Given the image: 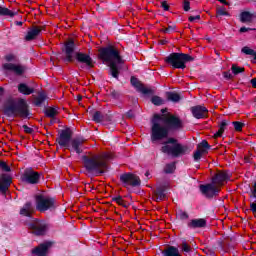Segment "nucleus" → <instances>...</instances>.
Listing matches in <instances>:
<instances>
[{
    "label": "nucleus",
    "instance_id": "nucleus-1",
    "mask_svg": "<svg viewBox=\"0 0 256 256\" xmlns=\"http://www.w3.org/2000/svg\"><path fill=\"white\" fill-rule=\"evenodd\" d=\"M183 127H185L183 119L175 114H154L151 119V141L152 143H157V141L166 139L161 143L160 151L163 155L172 157V159H179V157L189 155L191 153L189 146L181 144L176 138L169 137V133L181 131Z\"/></svg>",
    "mask_w": 256,
    "mask_h": 256
},
{
    "label": "nucleus",
    "instance_id": "nucleus-2",
    "mask_svg": "<svg viewBox=\"0 0 256 256\" xmlns=\"http://www.w3.org/2000/svg\"><path fill=\"white\" fill-rule=\"evenodd\" d=\"M98 53V59L103 63H108V75L119 81V75H121L123 65H125V60L121 56L119 49L113 45H108L100 48Z\"/></svg>",
    "mask_w": 256,
    "mask_h": 256
},
{
    "label": "nucleus",
    "instance_id": "nucleus-3",
    "mask_svg": "<svg viewBox=\"0 0 256 256\" xmlns=\"http://www.w3.org/2000/svg\"><path fill=\"white\" fill-rule=\"evenodd\" d=\"M75 49H77V45L73 39H69L63 44L61 48L64 55L62 58L63 62L73 63L76 61L80 69H93V67H95V62L93 61L91 55L85 52H75Z\"/></svg>",
    "mask_w": 256,
    "mask_h": 256
},
{
    "label": "nucleus",
    "instance_id": "nucleus-4",
    "mask_svg": "<svg viewBox=\"0 0 256 256\" xmlns=\"http://www.w3.org/2000/svg\"><path fill=\"white\" fill-rule=\"evenodd\" d=\"M2 113L9 118L31 119L33 117L31 106H29L25 98H18L17 100L14 98L6 99L2 106Z\"/></svg>",
    "mask_w": 256,
    "mask_h": 256
},
{
    "label": "nucleus",
    "instance_id": "nucleus-5",
    "mask_svg": "<svg viewBox=\"0 0 256 256\" xmlns=\"http://www.w3.org/2000/svg\"><path fill=\"white\" fill-rule=\"evenodd\" d=\"M107 154L104 156L101 155H92L82 156V163L85 171L94 177H99L105 175L109 171V164L107 163Z\"/></svg>",
    "mask_w": 256,
    "mask_h": 256
},
{
    "label": "nucleus",
    "instance_id": "nucleus-6",
    "mask_svg": "<svg viewBox=\"0 0 256 256\" xmlns=\"http://www.w3.org/2000/svg\"><path fill=\"white\" fill-rule=\"evenodd\" d=\"M73 137V131L71 128H65L59 131V137L56 138V143L60 145V147H65L70 153H77V155H81L83 153V143L87 141L83 136L81 137Z\"/></svg>",
    "mask_w": 256,
    "mask_h": 256
},
{
    "label": "nucleus",
    "instance_id": "nucleus-7",
    "mask_svg": "<svg viewBox=\"0 0 256 256\" xmlns=\"http://www.w3.org/2000/svg\"><path fill=\"white\" fill-rule=\"evenodd\" d=\"M231 176L227 172L217 173L212 177L211 183L201 184L199 186L200 193L206 197V199H213L215 197H219V193H221V188L223 187V183L225 181H229Z\"/></svg>",
    "mask_w": 256,
    "mask_h": 256
},
{
    "label": "nucleus",
    "instance_id": "nucleus-8",
    "mask_svg": "<svg viewBox=\"0 0 256 256\" xmlns=\"http://www.w3.org/2000/svg\"><path fill=\"white\" fill-rule=\"evenodd\" d=\"M195 61V58L189 54L173 52L164 58V62L170 65L172 69H187V63Z\"/></svg>",
    "mask_w": 256,
    "mask_h": 256
},
{
    "label": "nucleus",
    "instance_id": "nucleus-9",
    "mask_svg": "<svg viewBox=\"0 0 256 256\" xmlns=\"http://www.w3.org/2000/svg\"><path fill=\"white\" fill-rule=\"evenodd\" d=\"M4 59L7 63L2 64L3 71H11L17 77H23L27 72V66L13 63V61H17L15 54H7Z\"/></svg>",
    "mask_w": 256,
    "mask_h": 256
},
{
    "label": "nucleus",
    "instance_id": "nucleus-10",
    "mask_svg": "<svg viewBox=\"0 0 256 256\" xmlns=\"http://www.w3.org/2000/svg\"><path fill=\"white\" fill-rule=\"evenodd\" d=\"M34 199L36 209L37 211H40V213H45V211H54V209H57V200L54 197L36 194Z\"/></svg>",
    "mask_w": 256,
    "mask_h": 256
},
{
    "label": "nucleus",
    "instance_id": "nucleus-11",
    "mask_svg": "<svg viewBox=\"0 0 256 256\" xmlns=\"http://www.w3.org/2000/svg\"><path fill=\"white\" fill-rule=\"evenodd\" d=\"M20 179L22 183H26V185H39L41 181V173L33 170V168H26Z\"/></svg>",
    "mask_w": 256,
    "mask_h": 256
},
{
    "label": "nucleus",
    "instance_id": "nucleus-12",
    "mask_svg": "<svg viewBox=\"0 0 256 256\" xmlns=\"http://www.w3.org/2000/svg\"><path fill=\"white\" fill-rule=\"evenodd\" d=\"M120 183L126 189L129 187H141V178L139 176L128 172L120 175Z\"/></svg>",
    "mask_w": 256,
    "mask_h": 256
},
{
    "label": "nucleus",
    "instance_id": "nucleus-13",
    "mask_svg": "<svg viewBox=\"0 0 256 256\" xmlns=\"http://www.w3.org/2000/svg\"><path fill=\"white\" fill-rule=\"evenodd\" d=\"M29 229L32 233L37 236L45 235L49 226L44 221L36 220L28 224Z\"/></svg>",
    "mask_w": 256,
    "mask_h": 256
},
{
    "label": "nucleus",
    "instance_id": "nucleus-14",
    "mask_svg": "<svg viewBox=\"0 0 256 256\" xmlns=\"http://www.w3.org/2000/svg\"><path fill=\"white\" fill-rule=\"evenodd\" d=\"M130 83L132 87H135L136 91H138V93H142V95H155V90L145 87V85L142 84V82L135 76L130 78Z\"/></svg>",
    "mask_w": 256,
    "mask_h": 256
},
{
    "label": "nucleus",
    "instance_id": "nucleus-15",
    "mask_svg": "<svg viewBox=\"0 0 256 256\" xmlns=\"http://www.w3.org/2000/svg\"><path fill=\"white\" fill-rule=\"evenodd\" d=\"M211 149V145L207 140H202L199 144H197L196 151L193 154L194 161H199L203 155H207L209 150Z\"/></svg>",
    "mask_w": 256,
    "mask_h": 256
},
{
    "label": "nucleus",
    "instance_id": "nucleus-16",
    "mask_svg": "<svg viewBox=\"0 0 256 256\" xmlns=\"http://www.w3.org/2000/svg\"><path fill=\"white\" fill-rule=\"evenodd\" d=\"M152 193L153 200L156 201V203H160V201L167 199V186L159 184L156 186V189H154Z\"/></svg>",
    "mask_w": 256,
    "mask_h": 256
},
{
    "label": "nucleus",
    "instance_id": "nucleus-17",
    "mask_svg": "<svg viewBox=\"0 0 256 256\" xmlns=\"http://www.w3.org/2000/svg\"><path fill=\"white\" fill-rule=\"evenodd\" d=\"M190 111L194 119H205L207 115H209V110L207 109V107L202 105L192 106L190 108Z\"/></svg>",
    "mask_w": 256,
    "mask_h": 256
},
{
    "label": "nucleus",
    "instance_id": "nucleus-18",
    "mask_svg": "<svg viewBox=\"0 0 256 256\" xmlns=\"http://www.w3.org/2000/svg\"><path fill=\"white\" fill-rule=\"evenodd\" d=\"M52 245H53V242L41 243L37 247L32 249L31 253L32 255H37V256H47V253H49V249H51Z\"/></svg>",
    "mask_w": 256,
    "mask_h": 256
},
{
    "label": "nucleus",
    "instance_id": "nucleus-19",
    "mask_svg": "<svg viewBox=\"0 0 256 256\" xmlns=\"http://www.w3.org/2000/svg\"><path fill=\"white\" fill-rule=\"evenodd\" d=\"M45 27L43 26H33L25 35V41H35L41 35V31H43Z\"/></svg>",
    "mask_w": 256,
    "mask_h": 256
},
{
    "label": "nucleus",
    "instance_id": "nucleus-20",
    "mask_svg": "<svg viewBox=\"0 0 256 256\" xmlns=\"http://www.w3.org/2000/svg\"><path fill=\"white\" fill-rule=\"evenodd\" d=\"M35 213V207L33 206V202L28 201L26 202L21 208L19 214L21 217H28L31 219L33 214Z\"/></svg>",
    "mask_w": 256,
    "mask_h": 256
},
{
    "label": "nucleus",
    "instance_id": "nucleus-21",
    "mask_svg": "<svg viewBox=\"0 0 256 256\" xmlns=\"http://www.w3.org/2000/svg\"><path fill=\"white\" fill-rule=\"evenodd\" d=\"M188 229H203L207 227V220L205 218L192 219L187 223Z\"/></svg>",
    "mask_w": 256,
    "mask_h": 256
},
{
    "label": "nucleus",
    "instance_id": "nucleus-22",
    "mask_svg": "<svg viewBox=\"0 0 256 256\" xmlns=\"http://www.w3.org/2000/svg\"><path fill=\"white\" fill-rule=\"evenodd\" d=\"M11 183H12V179L11 176H7L5 174H3L0 177V193H7V191L9 190V187H11Z\"/></svg>",
    "mask_w": 256,
    "mask_h": 256
},
{
    "label": "nucleus",
    "instance_id": "nucleus-23",
    "mask_svg": "<svg viewBox=\"0 0 256 256\" xmlns=\"http://www.w3.org/2000/svg\"><path fill=\"white\" fill-rule=\"evenodd\" d=\"M18 88V93H21V95H33L35 93V88L29 87L26 83H20L17 86Z\"/></svg>",
    "mask_w": 256,
    "mask_h": 256
},
{
    "label": "nucleus",
    "instance_id": "nucleus-24",
    "mask_svg": "<svg viewBox=\"0 0 256 256\" xmlns=\"http://www.w3.org/2000/svg\"><path fill=\"white\" fill-rule=\"evenodd\" d=\"M47 101V94L45 92H39L38 96L34 98L33 105L35 107H42Z\"/></svg>",
    "mask_w": 256,
    "mask_h": 256
},
{
    "label": "nucleus",
    "instance_id": "nucleus-25",
    "mask_svg": "<svg viewBox=\"0 0 256 256\" xmlns=\"http://www.w3.org/2000/svg\"><path fill=\"white\" fill-rule=\"evenodd\" d=\"M255 15L249 11H243L240 13V22L241 23H253V18Z\"/></svg>",
    "mask_w": 256,
    "mask_h": 256
},
{
    "label": "nucleus",
    "instance_id": "nucleus-26",
    "mask_svg": "<svg viewBox=\"0 0 256 256\" xmlns=\"http://www.w3.org/2000/svg\"><path fill=\"white\" fill-rule=\"evenodd\" d=\"M229 125V121L222 120L219 124V130L214 134V139H218V137H223V133H225V127Z\"/></svg>",
    "mask_w": 256,
    "mask_h": 256
},
{
    "label": "nucleus",
    "instance_id": "nucleus-27",
    "mask_svg": "<svg viewBox=\"0 0 256 256\" xmlns=\"http://www.w3.org/2000/svg\"><path fill=\"white\" fill-rule=\"evenodd\" d=\"M108 95L109 97H111V99H114L115 101H119V99L123 97V93L121 92V90H116L115 88H110L108 91Z\"/></svg>",
    "mask_w": 256,
    "mask_h": 256
},
{
    "label": "nucleus",
    "instance_id": "nucleus-28",
    "mask_svg": "<svg viewBox=\"0 0 256 256\" xmlns=\"http://www.w3.org/2000/svg\"><path fill=\"white\" fill-rule=\"evenodd\" d=\"M166 97L172 103H179L181 101V94L177 92H166Z\"/></svg>",
    "mask_w": 256,
    "mask_h": 256
},
{
    "label": "nucleus",
    "instance_id": "nucleus-29",
    "mask_svg": "<svg viewBox=\"0 0 256 256\" xmlns=\"http://www.w3.org/2000/svg\"><path fill=\"white\" fill-rule=\"evenodd\" d=\"M212 247L216 250V251H227V249L225 248V243L223 238H219L213 245Z\"/></svg>",
    "mask_w": 256,
    "mask_h": 256
},
{
    "label": "nucleus",
    "instance_id": "nucleus-30",
    "mask_svg": "<svg viewBox=\"0 0 256 256\" xmlns=\"http://www.w3.org/2000/svg\"><path fill=\"white\" fill-rule=\"evenodd\" d=\"M175 169H177L176 162L168 163V164H166V166L164 168V173H166V175H171V174L175 173Z\"/></svg>",
    "mask_w": 256,
    "mask_h": 256
},
{
    "label": "nucleus",
    "instance_id": "nucleus-31",
    "mask_svg": "<svg viewBox=\"0 0 256 256\" xmlns=\"http://www.w3.org/2000/svg\"><path fill=\"white\" fill-rule=\"evenodd\" d=\"M46 117H49L50 119H55L56 115H59V111H57V108L55 107H49L44 111Z\"/></svg>",
    "mask_w": 256,
    "mask_h": 256
},
{
    "label": "nucleus",
    "instance_id": "nucleus-32",
    "mask_svg": "<svg viewBox=\"0 0 256 256\" xmlns=\"http://www.w3.org/2000/svg\"><path fill=\"white\" fill-rule=\"evenodd\" d=\"M112 201L117 203V205H120L121 207H124V209H127L129 207V203L123 199L122 196H116L112 198Z\"/></svg>",
    "mask_w": 256,
    "mask_h": 256
},
{
    "label": "nucleus",
    "instance_id": "nucleus-33",
    "mask_svg": "<svg viewBox=\"0 0 256 256\" xmlns=\"http://www.w3.org/2000/svg\"><path fill=\"white\" fill-rule=\"evenodd\" d=\"M103 119H105V117L103 116L101 111H95L92 114V121H94L95 123H102Z\"/></svg>",
    "mask_w": 256,
    "mask_h": 256
},
{
    "label": "nucleus",
    "instance_id": "nucleus-34",
    "mask_svg": "<svg viewBox=\"0 0 256 256\" xmlns=\"http://www.w3.org/2000/svg\"><path fill=\"white\" fill-rule=\"evenodd\" d=\"M17 12H13L9 10V8H3L0 6V16H8V17H15Z\"/></svg>",
    "mask_w": 256,
    "mask_h": 256
},
{
    "label": "nucleus",
    "instance_id": "nucleus-35",
    "mask_svg": "<svg viewBox=\"0 0 256 256\" xmlns=\"http://www.w3.org/2000/svg\"><path fill=\"white\" fill-rule=\"evenodd\" d=\"M216 15L217 17H231V14H229L227 9L223 6L216 9Z\"/></svg>",
    "mask_w": 256,
    "mask_h": 256
},
{
    "label": "nucleus",
    "instance_id": "nucleus-36",
    "mask_svg": "<svg viewBox=\"0 0 256 256\" xmlns=\"http://www.w3.org/2000/svg\"><path fill=\"white\" fill-rule=\"evenodd\" d=\"M151 103L154 104L156 107H161V105L165 104V100L159 96H152Z\"/></svg>",
    "mask_w": 256,
    "mask_h": 256
},
{
    "label": "nucleus",
    "instance_id": "nucleus-37",
    "mask_svg": "<svg viewBox=\"0 0 256 256\" xmlns=\"http://www.w3.org/2000/svg\"><path fill=\"white\" fill-rule=\"evenodd\" d=\"M242 53H244L245 55H251L254 58V61H256V52L255 50L249 48L248 46H244L241 49Z\"/></svg>",
    "mask_w": 256,
    "mask_h": 256
},
{
    "label": "nucleus",
    "instance_id": "nucleus-38",
    "mask_svg": "<svg viewBox=\"0 0 256 256\" xmlns=\"http://www.w3.org/2000/svg\"><path fill=\"white\" fill-rule=\"evenodd\" d=\"M231 71H232L233 75H239L240 73H245V68L239 67V66H237V64H232Z\"/></svg>",
    "mask_w": 256,
    "mask_h": 256
},
{
    "label": "nucleus",
    "instance_id": "nucleus-39",
    "mask_svg": "<svg viewBox=\"0 0 256 256\" xmlns=\"http://www.w3.org/2000/svg\"><path fill=\"white\" fill-rule=\"evenodd\" d=\"M232 125H233L235 131H238V132L243 131V127H245V123H242L239 121L232 122Z\"/></svg>",
    "mask_w": 256,
    "mask_h": 256
},
{
    "label": "nucleus",
    "instance_id": "nucleus-40",
    "mask_svg": "<svg viewBox=\"0 0 256 256\" xmlns=\"http://www.w3.org/2000/svg\"><path fill=\"white\" fill-rule=\"evenodd\" d=\"M175 29H177V25H175V24L168 25L167 28L161 29V33H173V31H175Z\"/></svg>",
    "mask_w": 256,
    "mask_h": 256
},
{
    "label": "nucleus",
    "instance_id": "nucleus-41",
    "mask_svg": "<svg viewBox=\"0 0 256 256\" xmlns=\"http://www.w3.org/2000/svg\"><path fill=\"white\" fill-rule=\"evenodd\" d=\"M181 249H182L183 253H185V254L191 253V251H192L191 246H189V244H187V242H185V241L182 242Z\"/></svg>",
    "mask_w": 256,
    "mask_h": 256
},
{
    "label": "nucleus",
    "instance_id": "nucleus-42",
    "mask_svg": "<svg viewBox=\"0 0 256 256\" xmlns=\"http://www.w3.org/2000/svg\"><path fill=\"white\" fill-rule=\"evenodd\" d=\"M182 8L185 12L191 11V2L189 0H184L182 4Z\"/></svg>",
    "mask_w": 256,
    "mask_h": 256
},
{
    "label": "nucleus",
    "instance_id": "nucleus-43",
    "mask_svg": "<svg viewBox=\"0 0 256 256\" xmlns=\"http://www.w3.org/2000/svg\"><path fill=\"white\" fill-rule=\"evenodd\" d=\"M0 168L3 169L6 173H10L11 171V167H9V165H7V163L4 161L0 162Z\"/></svg>",
    "mask_w": 256,
    "mask_h": 256
},
{
    "label": "nucleus",
    "instance_id": "nucleus-44",
    "mask_svg": "<svg viewBox=\"0 0 256 256\" xmlns=\"http://www.w3.org/2000/svg\"><path fill=\"white\" fill-rule=\"evenodd\" d=\"M178 216L181 221H185V219H189V214L187 212H183V210H179Z\"/></svg>",
    "mask_w": 256,
    "mask_h": 256
},
{
    "label": "nucleus",
    "instance_id": "nucleus-45",
    "mask_svg": "<svg viewBox=\"0 0 256 256\" xmlns=\"http://www.w3.org/2000/svg\"><path fill=\"white\" fill-rule=\"evenodd\" d=\"M22 127L24 129V133H27L28 135H33V128L27 126L26 124H24Z\"/></svg>",
    "mask_w": 256,
    "mask_h": 256
},
{
    "label": "nucleus",
    "instance_id": "nucleus-46",
    "mask_svg": "<svg viewBox=\"0 0 256 256\" xmlns=\"http://www.w3.org/2000/svg\"><path fill=\"white\" fill-rule=\"evenodd\" d=\"M215 251H217L213 246H210L206 249L207 255L215 256Z\"/></svg>",
    "mask_w": 256,
    "mask_h": 256
},
{
    "label": "nucleus",
    "instance_id": "nucleus-47",
    "mask_svg": "<svg viewBox=\"0 0 256 256\" xmlns=\"http://www.w3.org/2000/svg\"><path fill=\"white\" fill-rule=\"evenodd\" d=\"M223 77H224V79H227V81H229V80L233 79V74L229 71H225V72H223Z\"/></svg>",
    "mask_w": 256,
    "mask_h": 256
},
{
    "label": "nucleus",
    "instance_id": "nucleus-48",
    "mask_svg": "<svg viewBox=\"0 0 256 256\" xmlns=\"http://www.w3.org/2000/svg\"><path fill=\"white\" fill-rule=\"evenodd\" d=\"M201 19V15H196V16H189L188 17V21H190V23H193L194 21H199Z\"/></svg>",
    "mask_w": 256,
    "mask_h": 256
},
{
    "label": "nucleus",
    "instance_id": "nucleus-49",
    "mask_svg": "<svg viewBox=\"0 0 256 256\" xmlns=\"http://www.w3.org/2000/svg\"><path fill=\"white\" fill-rule=\"evenodd\" d=\"M247 31H256V29L255 28H247L245 26H243L239 29V33H247Z\"/></svg>",
    "mask_w": 256,
    "mask_h": 256
},
{
    "label": "nucleus",
    "instance_id": "nucleus-50",
    "mask_svg": "<svg viewBox=\"0 0 256 256\" xmlns=\"http://www.w3.org/2000/svg\"><path fill=\"white\" fill-rule=\"evenodd\" d=\"M161 8L164 9V11H169L170 6H169V4L167 3V1H162V2H161Z\"/></svg>",
    "mask_w": 256,
    "mask_h": 256
},
{
    "label": "nucleus",
    "instance_id": "nucleus-51",
    "mask_svg": "<svg viewBox=\"0 0 256 256\" xmlns=\"http://www.w3.org/2000/svg\"><path fill=\"white\" fill-rule=\"evenodd\" d=\"M126 117L128 119H135V113H133V110H129L128 112H126Z\"/></svg>",
    "mask_w": 256,
    "mask_h": 256
},
{
    "label": "nucleus",
    "instance_id": "nucleus-52",
    "mask_svg": "<svg viewBox=\"0 0 256 256\" xmlns=\"http://www.w3.org/2000/svg\"><path fill=\"white\" fill-rule=\"evenodd\" d=\"M5 97V88L0 86V101Z\"/></svg>",
    "mask_w": 256,
    "mask_h": 256
},
{
    "label": "nucleus",
    "instance_id": "nucleus-53",
    "mask_svg": "<svg viewBox=\"0 0 256 256\" xmlns=\"http://www.w3.org/2000/svg\"><path fill=\"white\" fill-rule=\"evenodd\" d=\"M250 211H252V213H256V202H252L250 204Z\"/></svg>",
    "mask_w": 256,
    "mask_h": 256
},
{
    "label": "nucleus",
    "instance_id": "nucleus-54",
    "mask_svg": "<svg viewBox=\"0 0 256 256\" xmlns=\"http://www.w3.org/2000/svg\"><path fill=\"white\" fill-rule=\"evenodd\" d=\"M252 196L254 197V199H256V182L253 185V189L251 190Z\"/></svg>",
    "mask_w": 256,
    "mask_h": 256
},
{
    "label": "nucleus",
    "instance_id": "nucleus-55",
    "mask_svg": "<svg viewBox=\"0 0 256 256\" xmlns=\"http://www.w3.org/2000/svg\"><path fill=\"white\" fill-rule=\"evenodd\" d=\"M250 83H251L253 89H256V78H252V79L250 80Z\"/></svg>",
    "mask_w": 256,
    "mask_h": 256
},
{
    "label": "nucleus",
    "instance_id": "nucleus-56",
    "mask_svg": "<svg viewBox=\"0 0 256 256\" xmlns=\"http://www.w3.org/2000/svg\"><path fill=\"white\" fill-rule=\"evenodd\" d=\"M219 3H222L223 5H229V2L227 0H218Z\"/></svg>",
    "mask_w": 256,
    "mask_h": 256
},
{
    "label": "nucleus",
    "instance_id": "nucleus-57",
    "mask_svg": "<svg viewBox=\"0 0 256 256\" xmlns=\"http://www.w3.org/2000/svg\"><path fill=\"white\" fill-rule=\"evenodd\" d=\"M168 41L167 40H160V45H167Z\"/></svg>",
    "mask_w": 256,
    "mask_h": 256
},
{
    "label": "nucleus",
    "instance_id": "nucleus-58",
    "mask_svg": "<svg viewBox=\"0 0 256 256\" xmlns=\"http://www.w3.org/2000/svg\"><path fill=\"white\" fill-rule=\"evenodd\" d=\"M161 113H162L163 115H165V113H167V108H162V109H161Z\"/></svg>",
    "mask_w": 256,
    "mask_h": 256
},
{
    "label": "nucleus",
    "instance_id": "nucleus-59",
    "mask_svg": "<svg viewBox=\"0 0 256 256\" xmlns=\"http://www.w3.org/2000/svg\"><path fill=\"white\" fill-rule=\"evenodd\" d=\"M233 101H234L236 104H239V103H240L241 105H243V102H239V100H237L236 98H234Z\"/></svg>",
    "mask_w": 256,
    "mask_h": 256
},
{
    "label": "nucleus",
    "instance_id": "nucleus-60",
    "mask_svg": "<svg viewBox=\"0 0 256 256\" xmlns=\"http://www.w3.org/2000/svg\"><path fill=\"white\" fill-rule=\"evenodd\" d=\"M82 99H83V96H81V95H78V96H77V100H78V101H82Z\"/></svg>",
    "mask_w": 256,
    "mask_h": 256
},
{
    "label": "nucleus",
    "instance_id": "nucleus-61",
    "mask_svg": "<svg viewBox=\"0 0 256 256\" xmlns=\"http://www.w3.org/2000/svg\"><path fill=\"white\" fill-rule=\"evenodd\" d=\"M149 175H151V173H149V171H147V172L145 173V177H149Z\"/></svg>",
    "mask_w": 256,
    "mask_h": 256
},
{
    "label": "nucleus",
    "instance_id": "nucleus-62",
    "mask_svg": "<svg viewBox=\"0 0 256 256\" xmlns=\"http://www.w3.org/2000/svg\"><path fill=\"white\" fill-rule=\"evenodd\" d=\"M226 245H227L228 249H232L233 248V246H231V244H226Z\"/></svg>",
    "mask_w": 256,
    "mask_h": 256
},
{
    "label": "nucleus",
    "instance_id": "nucleus-63",
    "mask_svg": "<svg viewBox=\"0 0 256 256\" xmlns=\"http://www.w3.org/2000/svg\"><path fill=\"white\" fill-rule=\"evenodd\" d=\"M16 25L21 26V25H23V22H17Z\"/></svg>",
    "mask_w": 256,
    "mask_h": 256
},
{
    "label": "nucleus",
    "instance_id": "nucleus-64",
    "mask_svg": "<svg viewBox=\"0 0 256 256\" xmlns=\"http://www.w3.org/2000/svg\"><path fill=\"white\" fill-rule=\"evenodd\" d=\"M48 135H52L51 132H48Z\"/></svg>",
    "mask_w": 256,
    "mask_h": 256
}]
</instances>
